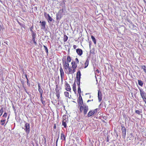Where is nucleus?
Returning a JSON list of instances; mask_svg holds the SVG:
<instances>
[{"mask_svg":"<svg viewBox=\"0 0 146 146\" xmlns=\"http://www.w3.org/2000/svg\"><path fill=\"white\" fill-rule=\"evenodd\" d=\"M88 110V106L85 104H84L83 105L81 106L80 108V112H83L84 115H85L87 113Z\"/></svg>","mask_w":146,"mask_h":146,"instance_id":"obj_1","label":"nucleus"},{"mask_svg":"<svg viewBox=\"0 0 146 146\" xmlns=\"http://www.w3.org/2000/svg\"><path fill=\"white\" fill-rule=\"evenodd\" d=\"M64 12L63 9H60L56 14V19L57 20H60L62 17V13Z\"/></svg>","mask_w":146,"mask_h":146,"instance_id":"obj_2","label":"nucleus"},{"mask_svg":"<svg viewBox=\"0 0 146 146\" xmlns=\"http://www.w3.org/2000/svg\"><path fill=\"white\" fill-rule=\"evenodd\" d=\"M121 129L122 134V137L123 139H125L126 132V128L124 126V125L123 124H121Z\"/></svg>","mask_w":146,"mask_h":146,"instance_id":"obj_3","label":"nucleus"},{"mask_svg":"<svg viewBox=\"0 0 146 146\" xmlns=\"http://www.w3.org/2000/svg\"><path fill=\"white\" fill-rule=\"evenodd\" d=\"M25 129H24L27 134H28L30 132V125L29 124L26 122H25Z\"/></svg>","mask_w":146,"mask_h":146,"instance_id":"obj_4","label":"nucleus"},{"mask_svg":"<svg viewBox=\"0 0 146 146\" xmlns=\"http://www.w3.org/2000/svg\"><path fill=\"white\" fill-rule=\"evenodd\" d=\"M31 35L32 37V40L33 42L34 43L35 45H37V43L35 41V38H36V34L34 32L31 33Z\"/></svg>","mask_w":146,"mask_h":146,"instance_id":"obj_5","label":"nucleus"},{"mask_svg":"<svg viewBox=\"0 0 146 146\" xmlns=\"http://www.w3.org/2000/svg\"><path fill=\"white\" fill-rule=\"evenodd\" d=\"M79 97L78 99V105L79 106H82V104H83V100L82 98V97L81 96V94H79Z\"/></svg>","mask_w":146,"mask_h":146,"instance_id":"obj_6","label":"nucleus"},{"mask_svg":"<svg viewBox=\"0 0 146 146\" xmlns=\"http://www.w3.org/2000/svg\"><path fill=\"white\" fill-rule=\"evenodd\" d=\"M98 101L99 102H100L102 99V95L101 92L100 91V90H98Z\"/></svg>","mask_w":146,"mask_h":146,"instance_id":"obj_7","label":"nucleus"},{"mask_svg":"<svg viewBox=\"0 0 146 146\" xmlns=\"http://www.w3.org/2000/svg\"><path fill=\"white\" fill-rule=\"evenodd\" d=\"M40 23H41V29L44 30L46 28V22L44 21H43L42 22L40 21Z\"/></svg>","mask_w":146,"mask_h":146,"instance_id":"obj_8","label":"nucleus"},{"mask_svg":"<svg viewBox=\"0 0 146 146\" xmlns=\"http://www.w3.org/2000/svg\"><path fill=\"white\" fill-rule=\"evenodd\" d=\"M66 115H63L62 117L63 120L62 122V125H63L64 126V127H66Z\"/></svg>","mask_w":146,"mask_h":146,"instance_id":"obj_9","label":"nucleus"},{"mask_svg":"<svg viewBox=\"0 0 146 146\" xmlns=\"http://www.w3.org/2000/svg\"><path fill=\"white\" fill-rule=\"evenodd\" d=\"M65 86L66 87V90L68 91H70L71 89L69 84L67 82L65 81Z\"/></svg>","mask_w":146,"mask_h":146,"instance_id":"obj_10","label":"nucleus"},{"mask_svg":"<svg viewBox=\"0 0 146 146\" xmlns=\"http://www.w3.org/2000/svg\"><path fill=\"white\" fill-rule=\"evenodd\" d=\"M76 52L79 56H81L83 54V51L80 48H78L76 49Z\"/></svg>","mask_w":146,"mask_h":146,"instance_id":"obj_11","label":"nucleus"},{"mask_svg":"<svg viewBox=\"0 0 146 146\" xmlns=\"http://www.w3.org/2000/svg\"><path fill=\"white\" fill-rule=\"evenodd\" d=\"M81 74L80 70H78L77 73L76 78V80H79L81 78Z\"/></svg>","mask_w":146,"mask_h":146,"instance_id":"obj_12","label":"nucleus"},{"mask_svg":"<svg viewBox=\"0 0 146 146\" xmlns=\"http://www.w3.org/2000/svg\"><path fill=\"white\" fill-rule=\"evenodd\" d=\"M139 90L140 95L141 96L142 98H143L144 97V96H145V92L143 91L142 89H139Z\"/></svg>","mask_w":146,"mask_h":146,"instance_id":"obj_13","label":"nucleus"},{"mask_svg":"<svg viewBox=\"0 0 146 146\" xmlns=\"http://www.w3.org/2000/svg\"><path fill=\"white\" fill-rule=\"evenodd\" d=\"M60 139L61 140L66 141V137L64 134L63 132L61 133Z\"/></svg>","mask_w":146,"mask_h":146,"instance_id":"obj_14","label":"nucleus"},{"mask_svg":"<svg viewBox=\"0 0 146 146\" xmlns=\"http://www.w3.org/2000/svg\"><path fill=\"white\" fill-rule=\"evenodd\" d=\"M94 114V111H93V110H90L89 111L88 114V117H90L93 115Z\"/></svg>","mask_w":146,"mask_h":146,"instance_id":"obj_15","label":"nucleus"},{"mask_svg":"<svg viewBox=\"0 0 146 146\" xmlns=\"http://www.w3.org/2000/svg\"><path fill=\"white\" fill-rule=\"evenodd\" d=\"M71 61V58L69 56H67L66 59V62H65V64H68L69 62H70Z\"/></svg>","mask_w":146,"mask_h":146,"instance_id":"obj_16","label":"nucleus"},{"mask_svg":"<svg viewBox=\"0 0 146 146\" xmlns=\"http://www.w3.org/2000/svg\"><path fill=\"white\" fill-rule=\"evenodd\" d=\"M55 91H56V96L58 99H59L60 97V93L59 90L58 89H55Z\"/></svg>","mask_w":146,"mask_h":146,"instance_id":"obj_17","label":"nucleus"},{"mask_svg":"<svg viewBox=\"0 0 146 146\" xmlns=\"http://www.w3.org/2000/svg\"><path fill=\"white\" fill-rule=\"evenodd\" d=\"M79 63V61L78 59L76 58L75 59V61H72L71 62V64H77Z\"/></svg>","mask_w":146,"mask_h":146,"instance_id":"obj_18","label":"nucleus"},{"mask_svg":"<svg viewBox=\"0 0 146 146\" xmlns=\"http://www.w3.org/2000/svg\"><path fill=\"white\" fill-rule=\"evenodd\" d=\"M68 37L66 35H64L63 37V41L64 42H65L68 39Z\"/></svg>","mask_w":146,"mask_h":146,"instance_id":"obj_19","label":"nucleus"},{"mask_svg":"<svg viewBox=\"0 0 146 146\" xmlns=\"http://www.w3.org/2000/svg\"><path fill=\"white\" fill-rule=\"evenodd\" d=\"M91 38L94 44H96V41L95 37L93 36L92 35L91 36Z\"/></svg>","mask_w":146,"mask_h":146,"instance_id":"obj_20","label":"nucleus"},{"mask_svg":"<svg viewBox=\"0 0 146 146\" xmlns=\"http://www.w3.org/2000/svg\"><path fill=\"white\" fill-rule=\"evenodd\" d=\"M6 121V119H2L0 121V123L1 125H3L5 123V122Z\"/></svg>","mask_w":146,"mask_h":146,"instance_id":"obj_21","label":"nucleus"},{"mask_svg":"<svg viewBox=\"0 0 146 146\" xmlns=\"http://www.w3.org/2000/svg\"><path fill=\"white\" fill-rule=\"evenodd\" d=\"M88 64H82V66L81 67H79V69H82L83 68H86L88 66Z\"/></svg>","mask_w":146,"mask_h":146,"instance_id":"obj_22","label":"nucleus"},{"mask_svg":"<svg viewBox=\"0 0 146 146\" xmlns=\"http://www.w3.org/2000/svg\"><path fill=\"white\" fill-rule=\"evenodd\" d=\"M138 83L139 85L141 86H142L143 84V82L142 81L140 80H138Z\"/></svg>","mask_w":146,"mask_h":146,"instance_id":"obj_23","label":"nucleus"},{"mask_svg":"<svg viewBox=\"0 0 146 146\" xmlns=\"http://www.w3.org/2000/svg\"><path fill=\"white\" fill-rule=\"evenodd\" d=\"M60 74L61 80H62L64 77V74L63 71L60 72Z\"/></svg>","mask_w":146,"mask_h":146,"instance_id":"obj_24","label":"nucleus"},{"mask_svg":"<svg viewBox=\"0 0 146 146\" xmlns=\"http://www.w3.org/2000/svg\"><path fill=\"white\" fill-rule=\"evenodd\" d=\"M64 94L66 97H68L69 98H70L69 97V93L68 92H64Z\"/></svg>","mask_w":146,"mask_h":146,"instance_id":"obj_25","label":"nucleus"},{"mask_svg":"<svg viewBox=\"0 0 146 146\" xmlns=\"http://www.w3.org/2000/svg\"><path fill=\"white\" fill-rule=\"evenodd\" d=\"M135 112L136 113L140 115L142 113V110H136L135 111Z\"/></svg>","mask_w":146,"mask_h":146,"instance_id":"obj_26","label":"nucleus"},{"mask_svg":"<svg viewBox=\"0 0 146 146\" xmlns=\"http://www.w3.org/2000/svg\"><path fill=\"white\" fill-rule=\"evenodd\" d=\"M108 68L109 69H111L112 71H113L114 69V67H111V64H108Z\"/></svg>","mask_w":146,"mask_h":146,"instance_id":"obj_27","label":"nucleus"},{"mask_svg":"<svg viewBox=\"0 0 146 146\" xmlns=\"http://www.w3.org/2000/svg\"><path fill=\"white\" fill-rule=\"evenodd\" d=\"M4 28L3 27V25L2 23L0 22V31H1V30H3Z\"/></svg>","mask_w":146,"mask_h":146,"instance_id":"obj_28","label":"nucleus"},{"mask_svg":"<svg viewBox=\"0 0 146 146\" xmlns=\"http://www.w3.org/2000/svg\"><path fill=\"white\" fill-rule=\"evenodd\" d=\"M78 91L79 95L81 94V90L80 86H78Z\"/></svg>","mask_w":146,"mask_h":146,"instance_id":"obj_29","label":"nucleus"},{"mask_svg":"<svg viewBox=\"0 0 146 146\" xmlns=\"http://www.w3.org/2000/svg\"><path fill=\"white\" fill-rule=\"evenodd\" d=\"M72 67H70L69 66V68H68L69 70V72L68 74H71V72L72 71Z\"/></svg>","mask_w":146,"mask_h":146,"instance_id":"obj_30","label":"nucleus"},{"mask_svg":"<svg viewBox=\"0 0 146 146\" xmlns=\"http://www.w3.org/2000/svg\"><path fill=\"white\" fill-rule=\"evenodd\" d=\"M63 66L65 69L66 70L69 67V64H64V65H63Z\"/></svg>","mask_w":146,"mask_h":146,"instance_id":"obj_31","label":"nucleus"},{"mask_svg":"<svg viewBox=\"0 0 146 146\" xmlns=\"http://www.w3.org/2000/svg\"><path fill=\"white\" fill-rule=\"evenodd\" d=\"M43 47L45 49L46 52L47 53H48V50L47 47L45 45H44Z\"/></svg>","mask_w":146,"mask_h":146,"instance_id":"obj_32","label":"nucleus"},{"mask_svg":"<svg viewBox=\"0 0 146 146\" xmlns=\"http://www.w3.org/2000/svg\"><path fill=\"white\" fill-rule=\"evenodd\" d=\"M59 134H60V132H59L58 136H57V140L56 141V146H57V142H58V139H59Z\"/></svg>","mask_w":146,"mask_h":146,"instance_id":"obj_33","label":"nucleus"},{"mask_svg":"<svg viewBox=\"0 0 146 146\" xmlns=\"http://www.w3.org/2000/svg\"><path fill=\"white\" fill-rule=\"evenodd\" d=\"M38 91L39 92L40 94H42L43 90L41 88L38 89Z\"/></svg>","mask_w":146,"mask_h":146,"instance_id":"obj_34","label":"nucleus"},{"mask_svg":"<svg viewBox=\"0 0 146 146\" xmlns=\"http://www.w3.org/2000/svg\"><path fill=\"white\" fill-rule=\"evenodd\" d=\"M48 17V20L50 22L52 21L53 19L51 18V17L50 16V15Z\"/></svg>","mask_w":146,"mask_h":146,"instance_id":"obj_35","label":"nucleus"},{"mask_svg":"<svg viewBox=\"0 0 146 146\" xmlns=\"http://www.w3.org/2000/svg\"><path fill=\"white\" fill-rule=\"evenodd\" d=\"M77 80V83L78 86H80V80Z\"/></svg>","mask_w":146,"mask_h":146,"instance_id":"obj_36","label":"nucleus"},{"mask_svg":"<svg viewBox=\"0 0 146 146\" xmlns=\"http://www.w3.org/2000/svg\"><path fill=\"white\" fill-rule=\"evenodd\" d=\"M50 15L48 14H47L46 12H44V17L46 18L48 16V17Z\"/></svg>","mask_w":146,"mask_h":146,"instance_id":"obj_37","label":"nucleus"},{"mask_svg":"<svg viewBox=\"0 0 146 146\" xmlns=\"http://www.w3.org/2000/svg\"><path fill=\"white\" fill-rule=\"evenodd\" d=\"M77 66V64H72V67L73 69H76Z\"/></svg>","mask_w":146,"mask_h":146,"instance_id":"obj_38","label":"nucleus"},{"mask_svg":"<svg viewBox=\"0 0 146 146\" xmlns=\"http://www.w3.org/2000/svg\"><path fill=\"white\" fill-rule=\"evenodd\" d=\"M73 90L74 92L75 93H76V86H73Z\"/></svg>","mask_w":146,"mask_h":146,"instance_id":"obj_39","label":"nucleus"},{"mask_svg":"<svg viewBox=\"0 0 146 146\" xmlns=\"http://www.w3.org/2000/svg\"><path fill=\"white\" fill-rule=\"evenodd\" d=\"M20 80H21V84L23 85L25 83V80L24 79H21Z\"/></svg>","mask_w":146,"mask_h":146,"instance_id":"obj_40","label":"nucleus"},{"mask_svg":"<svg viewBox=\"0 0 146 146\" xmlns=\"http://www.w3.org/2000/svg\"><path fill=\"white\" fill-rule=\"evenodd\" d=\"M33 26H31L30 28V31H31V33L32 32H33L34 31H33Z\"/></svg>","mask_w":146,"mask_h":146,"instance_id":"obj_41","label":"nucleus"},{"mask_svg":"<svg viewBox=\"0 0 146 146\" xmlns=\"http://www.w3.org/2000/svg\"><path fill=\"white\" fill-rule=\"evenodd\" d=\"M7 113L6 112H5L4 113V114L3 115V117H7Z\"/></svg>","mask_w":146,"mask_h":146,"instance_id":"obj_42","label":"nucleus"},{"mask_svg":"<svg viewBox=\"0 0 146 146\" xmlns=\"http://www.w3.org/2000/svg\"><path fill=\"white\" fill-rule=\"evenodd\" d=\"M94 70H96V71L98 73H99V72H100V71L99 70H98V69H96V68H94Z\"/></svg>","mask_w":146,"mask_h":146,"instance_id":"obj_43","label":"nucleus"},{"mask_svg":"<svg viewBox=\"0 0 146 146\" xmlns=\"http://www.w3.org/2000/svg\"><path fill=\"white\" fill-rule=\"evenodd\" d=\"M75 72V69H73L72 70V71L71 72V74H73Z\"/></svg>","mask_w":146,"mask_h":146,"instance_id":"obj_44","label":"nucleus"},{"mask_svg":"<svg viewBox=\"0 0 146 146\" xmlns=\"http://www.w3.org/2000/svg\"><path fill=\"white\" fill-rule=\"evenodd\" d=\"M44 139V144H46V138L45 136L43 137Z\"/></svg>","mask_w":146,"mask_h":146,"instance_id":"obj_45","label":"nucleus"},{"mask_svg":"<svg viewBox=\"0 0 146 146\" xmlns=\"http://www.w3.org/2000/svg\"><path fill=\"white\" fill-rule=\"evenodd\" d=\"M27 84L28 85L30 86V83H29V81L28 79H27Z\"/></svg>","mask_w":146,"mask_h":146,"instance_id":"obj_46","label":"nucleus"},{"mask_svg":"<svg viewBox=\"0 0 146 146\" xmlns=\"http://www.w3.org/2000/svg\"><path fill=\"white\" fill-rule=\"evenodd\" d=\"M141 67L143 69H144L146 68V67H145V66H141Z\"/></svg>","mask_w":146,"mask_h":146,"instance_id":"obj_47","label":"nucleus"},{"mask_svg":"<svg viewBox=\"0 0 146 146\" xmlns=\"http://www.w3.org/2000/svg\"><path fill=\"white\" fill-rule=\"evenodd\" d=\"M41 102L43 105H45V102L44 100L42 101H41Z\"/></svg>","mask_w":146,"mask_h":146,"instance_id":"obj_48","label":"nucleus"},{"mask_svg":"<svg viewBox=\"0 0 146 146\" xmlns=\"http://www.w3.org/2000/svg\"><path fill=\"white\" fill-rule=\"evenodd\" d=\"M144 101L146 100V96H144V97L143 98H142Z\"/></svg>","mask_w":146,"mask_h":146,"instance_id":"obj_49","label":"nucleus"},{"mask_svg":"<svg viewBox=\"0 0 146 146\" xmlns=\"http://www.w3.org/2000/svg\"><path fill=\"white\" fill-rule=\"evenodd\" d=\"M38 89L41 88L40 86V84L39 83L38 84Z\"/></svg>","mask_w":146,"mask_h":146,"instance_id":"obj_50","label":"nucleus"},{"mask_svg":"<svg viewBox=\"0 0 146 146\" xmlns=\"http://www.w3.org/2000/svg\"><path fill=\"white\" fill-rule=\"evenodd\" d=\"M98 109H96L93 111H94V113H96L97 112Z\"/></svg>","mask_w":146,"mask_h":146,"instance_id":"obj_51","label":"nucleus"},{"mask_svg":"<svg viewBox=\"0 0 146 146\" xmlns=\"http://www.w3.org/2000/svg\"><path fill=\"white\" fill-rule=\"evenodd\" d=\"M73 47L74 49H76L77 48V46L76 45H74Z\"/></svg>","mask_w":146,"mask_h":146,"instance_id":"obj_52","label":"nucleus"},{"mask_svg":"<svg viewBox=\"0 0 146 146\" xmlns=\"http://www.w3.org/2000/svg\"><path fill=\"white\" fill-rule=\"evenodd\" d=\"M60 72H62V71H63L62 69V68L60 66Z\"/></svg>","mask_w":146,"mask_h":146,"instance_id":"obj_53","label":"nucleus"},{"mask_svg":"<svg viewBox=\"0 0 146 146\" xmlns=\"http://www.w3.org/2000/svg\"><path fill=\"white\" fill-rule=\"evenodd\" d=\"M53 128L54 129H56V124H54V126H53Z\"/></svg>","mask_w":146,"mask_h":146,"instance_id":"obj_54","label":"nucleus"},{"mask_svg":"<svg viewBox=\"0 0 146 146\" xmlns=\"http://www.w3.org/2000/svg\"><path fill=\"white\" fill-rule=\"evenodd\" d=\"M40 94V98H43L42 97V94Z\"/></svg>","mask_w":146,"mask_h":146,"instance_id":"obj_55","label":"nucleus"},{"mask_svg":"<svg viewBox=\"0 0 146 146\" xmlns=\"http://www.w3.org/2000/svg\"><path fill=\"white\" fill-rule=\"evenodd\" d=\"M109 138L108 137H107V139H106V141L107 142H108L109 141Z\"/></svg>","mask_w":146,"mask_h":146,"instance_id":"obj_56","label":"nucleus"},{"mask_svg":"<svg viewBox=\"0 0 146 146\" xmlns=\"http://www.w3.org/2000/svg\"><path fill=\"white\" fill-rule=\"evenodd\" d=\"M43 100L44 98H40V100L41 102L42 101H43Z\"/></svg>","mask_w":146,"mask_h":146,"instance_id":"obj_57","label":"nucleus"},{"mask_svg":"<svg viewBox=\"0 0 146 146\" xmlns=\"http://www.w3.org/2000/svg\"><path fill=\"white\" fill-rule=\"evenodd\" d=\"M76 86V83H75V82H74V83L73 84V86Z\"/></svg>","mask_w":146,"mask_h":146,"instance_id":"obj_58","label":"nucleus"},{"mask_svg":"<svg viewBox=\"0 0 146 146\" xmlns=\"http://www.w3.org/2000/svg\"><path fill=\"white\" fill-rule=\"evenodd\" d=\"M25 78L27 79H27H28V78H27V75L26 74H25Z\"/></svg>","mask_w":146,"mask_h":146,"instance_id":"obj_59","label":"nucleus"},{"mask_svg":"<svg viewBox=\"0 0 146 146\" xmlns=\"http://www.w3.org/2000/svg\"><path fill=\"white\" fill-rule=\"evenodd\" d=\"M58 89V85H57L56 86V88L55 89Z\"/></svg>","mask_w":146,"mask_h":146,"instance_id":"obj_60","label":"nucleus"},{"mask_svg":"<svg viewBox=\"0 0 146 146\" xmlns=\"http://www.w3.org/2000/svg\"><path fill=\"white\" fill-rule=\"evenodd\" d=\"M111 67H114V69L115 68V67L114 66H113L112 64H111Z\"/></svg>","mask_w":146,"mask_h":146,"instance_id":"obj_61","label":"nucleus"},{"mask_svg":"<svg viewBox=\"0 0 146 146\" xmlns=\"http://www.w3.org/2000/svg\"><path fill=\"white\" fill-rule=\"evenodd\" d=\"M143 1L144 2L146 3V0H143Z\"/></svg>","mask_w":146,"mask_h":146,"instance_id":"obj_62","label":"nucleus"},{"mask_svg":"<svg viewBox=\"0 0 146 146\" xmlns=\"http://www.w3.org/2000/svg\"><path fill=\"white\" fill-rule=\"evenodd\" d=\"M91 101V100H88L87 101V102H89Z\"/></svg>","mask_w":146,"mask_h":146,"instance_id":"obj_63","label":"nucleus"},{"mask_svg":"<svg viewBox=\"0 0 146 146\" xmlns=\"http://www.w3.org/2000/svg\"><path fill=\"white\" fill-rule=\"evenodd\" d=\"M144 101L146 104V100H145Z\"/></svg>","mask_w":146,"mask_h":146,"instance_id":"obj_64","label":"nucleus"}]
</instances>
